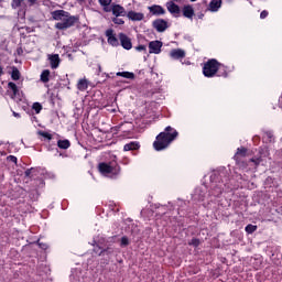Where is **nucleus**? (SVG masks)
Returning <instances> with one entry per match:
<instances>
[{
  "mask_svg": "<svg viewBox=\"0 0 282 282\" xmlns=\"http://www.w3.org/2000/svg\"><path fill=\"white\" fill-rule=\"evenodd\" d=\"M51 14L54 21H61L55 24L56 30H68V28H74L78 21L77 17L70 15L69 12L65 10H56Z\"/></svg>",
  "mask_w": 282,
  "mask_h": 282,
  "instance_id": "obj_1",
  "label": "nucleus"
},
{
  "mask_svg": "<svg viewBox=\"0 0 282 282\" xmlns=\"http://www.w3.org/2000/svg\"><path fill=\"white\" fill-rule=\"evenodd\" d=\"M178 133L177 130H174L171 126L165 128L164 132H161L156 140L153 142V148L155 151H164L167 147L177 138Z\"/></svg>",
  "mask_w": 282,
  "mask_h": 282,
  "instance_id": "obj_2",
  "label": "nucleus"
},
{
  "mask_svg": "<svg viewBox=\"0 0 282 282\" xmlns=\"http://www.w3.org/2000/svg\"><path fill=\"white\" fill-rule=\"evenodd\" d=\"M221 64L217 62V59H209L207 63H205L203 67V74L206 76V78H213L217 72H219V67Z\"/></svg>",
  "mask_w": 282,
  "mask_h": 282,
  "instance_id": "obj_3",
  "label": "nucleus"
},
{
  "mask_svg": "<svg viewBox=\"0 0 282 282\" xmlns=\"http://www.w3.org/2000/svg\"><path fill=\"white\" fill-rule=\"evenodd\" d=\"M99 171L104 175H109V174L118 175L120 173V167H113L107 163H100Z\"/></svg>",
  "mask_w": 282,
  "mask_h": 282,
  "instance_id": "obj_4",
  "label": "nucleus"
},
{
  "mask_svg": "<svg viewBox=\"0 0 282 282\" xmlns=\"http://www.w3.org/2000/svg\"><path fill=\"white\" fill-rule=\"evenodd\" d=\"M154 30H156V32H166V30L169 29V22H166V20L164 19H158L152 23Z\"/></svg>",
  "mask_w": 282,
  "mask_h": 282,
  "instance_id": "obj_5",
  "label": "nucleus"
},
{
  "mask_svg": "<svg viewBox=\"0 0 282 282\" xmlns=\"http://www.w3.org/2000/svg\"><path fill=\"white\" fill-rule=\"evenodd\" d=\"M119 41L123 50H131V47H133V44L131 43V39L127 36V34L124 33L119 34Z\"/></svg>",
  "mask_w": 282,
  "mask_h": 282,
  "instance_id": "obj_6",
  "label": "nucleus"
},
{
  "mask_svg": "<svg viewBox=\"0 0 282 282\" xmlns=\"http://www.w3.org/2000/svg\"><path fill=\"white\" fill-rule=\"evenodd\" d=\"M166 9L170 12V14H173V17H180V6L175 4V2L169 1L166 2Z\"/></svg>",
  "mask_w": 282,
  "mask_h": 282,
  "instance_id": "obj_7",
  "label": "nucleus"
},
{
  "mask_svg": "<svg viewBox=\"0 0 282 282\" xmlns=\"http://www.w3.org/2000/svg\"><path fill=\"white\" fill-rule=\"evenodd\" d=\"M150 54H160L162 52V42L161 41H152L149 43Z\"/></svg>",
  "mask_w": 282,
  "mask_h": 282,
  "instance_id": "obj_8",
  "label": "nucleus"
},
{
  "mask_svg": "<svg viewBox=\"0 0 282 282\" xmlns=\"http://www.w3.org/2000/svg\"><path fill=\"white\" fill-rule=\"evenodd\" d=\"M106 36L108 39L109 45H112V47H118L119 42H118V37H116V35L113 34V30L111 29L107 30Z\"/></svg>",
  "mask_w": 282,
  "mask_h": 282,
  "instance_id": "obj_9",
  "label": "nucleus"
},
{
  "mask_svg": "<svg viewBox=\"0 0 282 282\" xmlns=\"http://www.w3.org/2000/svg\"><path fill=\"white\" fill-rule=\"evenodd\" d=\"M171 58L178 61V58H184L186 56V52L182 48H174L170 52Z\"/></svg>",
  "mask_w": 282,
  "mask_h": 282,
  "instance_id": "obj_10",
  "label": "nucleus"
},
{
  "mask_svg": "<svg viewBox=\"0 0 282 282\" xmlns=\"http://www.w3.org/2000/svg\"><path fill=\"white\" fill-rule=\"evenodd\" d=\"M8 89L12 91L11 98L14 100L15 98H19L21 96V93L19 91V86L14 84V82L8 83Z\"/></svg>",
  "mask_w": 282,
  "mask_h": 282,
  "instance_id": "obj_11",
  "label": "nucleus"
},
{
  "mask_svg": "<svg viewBox=\"0 0 282 282\" xmlns=\"http://www.w3.org/2000/svg\"><path fill=\"white\" fill-rule=\"evenodd\" d=\"M111 10H112V14L115 17H124V14H127L124 7H122L120 4H112Z\"/></svg>",
  "mask_w": 282,
  "mask_h": 282,
  "instance_id": "obj_12",
  "label": "nucleus"
},
{
  "mask_svg": "<svg viewBox=\"0 0 282 282\" xmlns=\"http://www.w3.org/2000/svg\"><path fill=\"white\" fill-rule=\"evenodd\" d=\"M149 10H150L151 14H154L155 17L166 14V10H164V8H162V6L154 4L152 7H149Z\"/></svg>",
  "mask_w": 282,
  "mask_h": 282,
  "instance_id": "obj_13",
  "label": "nucleus"
},
{
  "mask_svg": "<svg viewBox=\"0 0 282 282\" xmlns=\"http://www.w3.org/2000/svg\"><path fill=\"white\" fill-rule=\"evenodd\" d=\"M48 61L52 69H57L58 65H61V57L58 54L48 55Z\"/></svg>",
  "mask_w": 282,
  "mask_h": 282,
  "instance_id": "obj_14",
  "label": "nucleus"
},
{
  "mask_svg": "<svg viewBox=\"0 0 282 282\" xmlns=\"http://www.w3.org/2000/svg\"><path fill=\"white\" fill-rule=\"evenodd\" d=\"M183 17H185V19H193V17H195V9H193V6L187 4L183 7Z\"/></svg>",
  "mask_w": 282,
  "mask_h": 282,
  "instance_id": "obj_15",
  "label": "nucleus"
},
{
  "mask_svg": "<svg viewBox=\"0 0 282 282\" xmlns=\"http://www.w3.org/2000/svg\"><path fill=\"white\" fill-rule=\"evenodd\" d=\"M128 19L131 21H142L144 19V13L135 12V11H130L127 14Z\"/></svg>",
  "mask_w": 282,
  "mask_h": 282,
  "instance_id": "obj_16",
  "label": "nucleus"
},
{
  "mask_svg": "<svg viewBox=\"0 0 282 282\" xmlns=\"http://www.w3.org/2000/svg\"><path fill=\"white\" fill-rule=\"evenodd\" d=\"M138 149H140V143L138 141H131L123 147V151H138Z\"/></svg>",
  "mask_w": 282,
  "mask_h": 282,
  "instance_id": "obj_17",
  "label": "nucleus"
},
{
  "mask_svg": "<svg viewBox=\"0 0 282 282\" xmlns=\"http://www.w3.org/2000/svg\"><path fill=\"white\" fill-rule=\"evenodd\" d=\"M221 8V0H212L209 2L210 12H217Z\"/></svg>",
  "mask_w": 282,
  "mask_h": 282,
  "instance_id": "obj_18",
  "label": "nucleus"
},
{
  "mask_svg": "<svg viewBox=\"0 0 282 282\" xmlns=\"http://www.w3.org/2000/svg\"><path fill=\"white\" fill-rule=\"evenodd\" d=\"M89 87V82L87 79H79L77 83V89L79 91H86V89Z\"/></svg>",
  "mask_w": 282,
  "mask_h": 282,
  "instance_id": "obj_19",
  "label": "nucleus"
},
{
  "mask_svg": "<svg viewBox=\"0 0 282 282\" xmlns=\"http://www.w3.org/2000/svg\"><path fill=\"white\" fill-rule=\"evenodd\" d=\"M248 153V149H246V148H238L237 149V152H236V154H235V160H236V162H239V155L241 156V158H246V154Z\"/></svg>",
  "mask_w": 282,
  "mask_h": 282,
  "instance_id": "obj_20",
  "label": "nucleus"
},
{
  "mask_svg": "<svg viewBox=\"0 0 282 282\" xmlns=\"http://www.w3.org/2000/svg\"><path fill=\"white\" fill-rule=\"evenodd\" d=\"M11 78L12 80H19L21 78V72L19 70V68H17V66L12 67Z\"/></svg>",
  "mask_w": 282,
  "mask_h": 282,
  "instance_id": "obj_21",
  "label": "nucleus"
},
{
  "mask_svg": "<svg viewBox=\"0 0 282 282\" xmlns=\"http://www.w3.org/2000/svg\"><path fill=\"white\" fill-rule=\"evenodd\" d=\"M57 147L58 149H69V147H72V143L69 142V140H58Z\"/></svg>",
  "mask_w": 282,
  "mask_h": 282,
  "instance_id": "obj_22",
  "label": "nucleus"
},
{
  "mask_svg": "<svg viewBox=\"0 0 282 282\" xmlns=\"http://www.w3.org/2000/svg\"><path fill=\"white\" fill-rule=\"evenodd\" d=\"M42 83H50V69H45L41 74Z\"/></svg>",
  "mask_w": 282,
  "mask_h": 282,
  "instance_id": "obj_23",
  "label": "nucleus"
},
{
  "mask_svg": "<svg viewBox=\"0 0 282 282\" xmlns=\"http://www.w3.org/2000/svg\"><path fill=\"white\" fill-rule=\"evenodd\" d=\"M117 76H121L122 78H135V75L129 72H119Z\"/></svg>",
  "mask_w": 282,
  "mask_h": 282,
  "instance_id": "obj_24",
  "label": "nucleus"
},
{
  "mask_svg": "<svg viewBox=\"0 0 282 282\" xmlns=\"http://www.w3.org/2000/svg\"><path fill=\"white\" fill-rule=\"evenodd\" d=\"M245 230L248 235H252V232H257V225L249 224L246 226Z\"/></svg>",
  "mask_w": 282,
  "mask_h": 282,
  "instance_id": "obj_25",
  "label": "nucleus"
},
{
  "mask_svg": "<svg viewBox=\"0 0 282 282\" xmlns=\"http://www.w3.org/2000/svg\"><path fill=\"white\" fill-rule=\"evenodd\" d=\"M100 6H102L105 12H109V10H107V6H111V0H99Z\"/></svg>",
  "mask_w": 282,
  "mask_h": 282,
  "instance_id": "obj_26",
  "label": "nucleus"
},
{
  "mask_svg": "<svg viewBox=\"0 0 282 282\" xmlns=\"http://www.w3.org/2000/svg\"><path fill=\"white\" fill-rule=\"evenodd\" d=\"M25 0H12L11 6L17 10V8H21V3L24 2Z\"/></svg>",
  "mask_w": 282,
  "mask_h": 282,
  "instance_id": "obj_27",
  "label": "nucleus"
},
{
  "mask_svg": "<svg viewBox=\"0 0 282 282\" xmlns=\"http://www.w3.org/2000/svg\"><path fill=\"white\" fill-rule=\"evenodd\" d=\"M32 109H34L35 113H41L43 106L40 102H34Z\"/></svg>",
  "mask_w": 282,
  "mask_h": 282,
  "instance_id": "obj_28",
  "label": "nucleus"
},
{
  "mask_svg": "<svg viewBox=\"0 0 282 282\" xmlns=\"http://www.w3.org/2000/svg\"><path fill=\"white\" fill-rule=\"evenodd\" d=\"M39 135H42V138H46V140H52V134L50 132L39 131Z\"/></svg>",
  "mask_w": 282,
  "mask_h": 282,
  "instance_id": "obj_29",
  "label": "nucleus"
},
{
  "mask_svg": "<svg viewBox=\"0 0 282 282\" xmlns=\"http://www.w3.org/2000/svg\"><path fill=\"white\" fill-rule=\"evenodd\" d=\"M127 246H129V238L123 236L121 238V247H127Z\"/></svg>",
  "mask_w": 282,
  "mask_h": 282,
  "instance_id": "obj_30",
  "label": "nucleus"
},
{
  "mask_svg": "<svg viewBox=\"0 0 282 282\" xmlns=\"http://www.w3.org/2000/svg\"><path fill=\"white\" fill-rule=\"evenodd\" d=\"M189 246H194L195 248H197V246H199V239L193 238V239L189 241Z\"/></svg>",
  "mask_w": 282,
  "mask_h": 282,
  "instance_id": "obj_31",
  "label": "nucleus"
},
{
  "mask_svg": "<svg viewBox=\"0 0 282 282\" xmlns=\"http://www.w3.org/2000/svg\"><path fill=\"white\" fill-rule=\"evenodd\" d=\"M112 21H113V23H116L117 25H124V21H123L122 19L115 18Z\"/></svg>",
  "mask_w": 282,
  "mask_h": 282,
  "instance_id": "obj_32",
  "label": "nucleus"
},
{
  "mask_svg": "<svg viewBox=\"0 0 282 282\" xmlns=\"http://www.w3.org/2000/svg\"><path fill=\"white\" fill-rule=\"evenodd\" d=\"M137 52H147V45H139L135 47Z\"/></svg>",
  "mask_w": 282,
  "mask_h": 282,
  "instance_id": "obj_33",
  "label": "nucleus"
},
{
  "mask_svg": "<svg viewBox=\"0 0 282 282\" xmlns=\"http://www.w3.org/2000/svg\"><path fill=\"white\" fill-rule=\"evenodd\" d=\"M250 162H253L256 166H259V164H261V159H250Z\"/></svg>",
  "mask_w": 282,
  "mask_h": 282,
  "instance_id": "obj_34",
  "label": "nucleus"
},
{
  "mask_svg": "<svg viewBox=\"0 0 282 282\" xmlns=\"http://www.w3.org/2000/svg\"><path fill=\"white\" fill-rule=\"evenodd\" d=\"M32 171H34V169H28V170L24 172L25 177H30V176L32 175Z\"/></svg>",
  "mask_w": 282,
  "mask_h": 282,
  "instance_id": "obj_35",
  "label": "nucleus"
},
{
  "mask_svg": "<svg viewBox=\"0 0 282 282\" xmlns=\"http://www.w3.org/2000/svg\"><path fill=\"white\" fill-rule=\"evenodd\" d=\"M105 252H108L109 254H111V252H113V249L112 248H107V249H104L100 254H105Z\"/></svg>",
  "mask_w": 282,
  "mask_h": 282,
  "instance_id": "obj_36",
  "label": "nucleus"
},
{
  "mask_svg": "<svg viewBox=\"0 0 282 282\" xmlns=\"http://www.w3.org/2000/svg\"><path fill=\"white\" fill-rule=\"evenodd\" d=\"M268 17V11L263 10L261 13H260V19H265Z\"/></svg>",
  "mask_w": 282,
  "mask_h": 282,
  "instance_id": "obj_37",
  "label": "nucleus"
},
{
  "mask_svg": "<svg viewBox=\"0 0 282 282\" xmlns=\"http://www.w3.org/2000/svg\"><path fill=\"white\" fill-rule=\"evenodd\" d=\"M30 6H34V3H36V0H28Z\"/></svg>",
  "mask_w": 282,
  "mask_h": 282,
  "instance_id": "obj_38",
  "label": "nucleus"
},
{
  "mask_svg": "<svg viewBox=\"0 0 282 282\" xmlns=\"http://www.w3.org/2000/svg\"><path fill=\"white\" fill-rule=\"evenodd\" d=\"M13 116H14V118H21V115L18 112H14V111H13Z\"/></svg>",
  "mask_w": 282,
  "mask_h": 282,
  "instance_id": "obj_39",
  "label": "nucleus"
},
{
  "mask_svg": "<svg viewBox=\"0 0 282 282\" xmlns=\"http://www.w3.org/2000/svg\"><path fill=\"white\" fill-rule=\"evenodd\" d=\"M11 158V162H17V156H10Z\"/></svg>",
  "mask_w": 282,
  "mask_h": 282,
  "instance_id": "obj_40",
  "label": "nucleus"
},
{
  "mask_svg": "<svg viewBox=\"0 0 282 282\" xmlns=\"http://www.w3.org/2000/svg\"><path fill=\"white\" fill-rule=\"evenodd\" d=\"M3 74V67L0 66V76Z\"/></svg>",
  "mask_w": 282,
  "mask_h": 282,
  "instance_id": "obj_41",
  "label": "nucleus"
},
{
  "mask_svg": "<svg viewBox=\"0 0 282 282\" xmlns=\"http://www.w3.org/2000/svg\"><path fill=\"white\" fill-rule=\"evenodd\" d=\"M40 246H41V248H43V249H45V248H46V247H45V245H41V243H40Z\"/></svg>",
  "mask_w": 282,
  "mask_h": 282,
  "instance_id": "obj_42",
  "label": "nucleus"
},
{
  "mask_svg": "<svg viewBox=\"0 0 282 282\" xmlns=\"http://www.w3.org/2000/svg\"><path fill=\"white\" fill-rule=\"evenodd\" d=\"M191 1H197V0H191Z\"/></svg>",
  "mask_w": 282,
  "mask_h": 282,
  "instance_id": "obj_43",
  "label": "nucleus"
},
{
  "mask_svg": "<svg viewBox=\"0 0 282 282\" xmlns=\"http://www.w3.org/2000/svg\"><path fill=\"white\" fill-rule=\"evenodd\" d=\"M79 1H85V0H79Z\"/></svg>",
  "mask_w": 282,
  "mask_h": 282,
  "instance_id": "obj_44",
  "label": "nucleus"
}]
</instances>
